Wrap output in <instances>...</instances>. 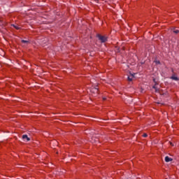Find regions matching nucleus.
<instances>
[{
  "instance_id": "nucleus-10",
  "label": "nucleus",
  "mask_w": 179,
  "mask_h": 179,
  "mask_svg": "<svg viewBox=\"0 0 179 179\" xmlns=\"http://www.w3.org/2000/svg\"><path fill=\"white\" fill-rule=\"evenodd\" d=\"M12 26H13V27H15V29H16L17 30H19V29H20L19 27L15 26V24H12Z\"/></svg>"
},
{
  "instance_id": "nucleus-6",
  "label": "nucleus",
  "mask_w": 179,
  "mask_h": 179,
  "mask_svg": "<svg viewBox=\"0 0 179 179\" xmlns=\"http://www.w3.org/2000/svg\"><path fill=\"white\" fill-rule=\"evenodd\" d=\"M132 79H134V75H131L128 76L129 82H132Z\"/></svg>"
},
{
  "instance_id": "nucleus-1",
  "label": "nucleus",
  "mask_w": 179,
  "mask_h": 179,
  "mask_svg": "<svg viewBox=\"0 0 179 179\" xmlns=\"http://www.w3.org/2000/svg\"><path fill=\"white\" fill-rule=\"evenodd\" d=\"M90 93H92V96H94V97H96V96H97L99 94V88L97 87V86L92 87L90 88Z\"/></svg>"
},
{
  "instance_id": "nucleus-5",
  "label": "nucleus",
  "mask_w": 179,
  "mask_h": 179,
  "mask_svg": "<svg viewBox=\"0 0 179 179\" xmlns=\"http://www.w3.org/2000/svg\"><path fill=\"white\" fill-rule=\"evenodd\" d=\"M170 79H172V80H176V82H178L179 79L178 77L176 76H172Z\"/></svg>"
},
{
  "instance_id": "nucleus-14",
  "label": "nucleus",
  "mask_w": 179,
  "mask_h": 179,
  "mask_svg": "<svg viewBox=\"0 0 179 179\" xmlns=\"http://www.w3.org/2000/svg\"><path fill=\"white\" fill-rule=\"evenodd\" d=\"M171 146H174V144L173 143H170Z\"/></svg>"
},
{
  "instance_id": "nucleus-12",
  "label": "nucleus",
  "mask_w": 179,
  "mask_h": 179,
  "mask_svg": "<svg viewBox=\"0 0 179 179\" xmlns=\"http://www.w3.org/2000/svg\"><path fill=\"white\" fill-rule=\"evenodd\" d=\"M143 138H147L148 134L146 133H145V134H143Z\"/></svg>"
},
{
  "instance_id": "nucleus-2",
  "label": "nucleus",
  "mask_w": 179,
  "mask_h": 179,
  "mask_svg": "<svg viewBox=\"0 0 179 179\" xmlns=\"http://www.w3.org/2000/svg\"><path fill=\"white\" fill-rule=\"evenodd\" d=\"M96 37L98 38L99 41H101V43H106L107 40H108V37L106 36H102L101 34H97Z\"/></svg>"
},
{
  "instance_id": "nucleus-16",
  "label": "nucleus",
  "mask_w": 179,
  "mask_h": 179,
  "mask_svg": "<svg viewBox=\"0 0 179 179\" xmlns=\"http://www.w3.org/2000/svg\"><path fill=\"white\" fill-rule=\"evenodd\" d=\"M95 1H99V0H95Z\"/></svg>"
},
{
  "instance_id": "nucleus-15",
  "label": "nucleus",
  "mask_w": 179,
  "mask_h": 179,
  "mask_svg": "<svg viewBox=\"0 0 179 179\" xmlns=\"http://www.w3.org/2000/svg\"><path fill=\"white\" fill-rule=\"evenodd\" d=\"M103 100H106V98H103Z\"/></svg>"
},
{
  "instance_id": "nucleus-4",
  "label": "nucleus",
  "mask_w": 179,
  "mask_h": 179,
  "mask_svg": "<svg viewBox=\"0 0 179 179\" xmlns=\"http://www.w3.org/2000/svg\"><path fill=\"white\" fill-rule=\"evenodd\" d=\"M165 162L169 163V162H173V159L169 156L165 157Z\"/></svg>"
},
{
  "instance_id": "nucleus-11",
  "label": "nucleus",
  "mask_w": 179,
  "mask_h": 179,
  "mask_svg": "<svg viewBox=\"0 0 179 179\" xmlns=\"http://www.w3.org/2000/svg\"><path fill=\"white\" fill-rule=\"evenodd\" d=\"M173 33H175V34H178L179 33V30L176 29L173 31Z\"/></svg>"
},
{
  "instance_id": "nucleus-7",
  "label": "nucleus",
  "mask_w": 179,
  "mask_h": 179,
  "mask_svg": "<svg viewBox=\"0 0 179 179\" xmlns=\"http://www.w3.org/2000/svg\"><path fill=\"white\" fill-rule=\"evenodd\" d=\"M21 43H22L23 44H29V41H26V40H22Z\"/></svg>"
},
{
  "instance_id": "nucleus-3",
  "label": "nucleus",
  "mask_w": 179,
  "mask_h": 179,
  "mask_svg": "<svg viewBox=\"0 0 179 179\" xmlns=\"http://www.w3.org/2000/svg\"><path fill=\"white\" fill-rule=\"evenodd\" d=\"M22 139H23L24 142H29V141H30V138H29V136H27V134H24L22 136Z\"/></svg>"
},
{
  "instance_id": "nucleus-9",
  "label": "nucleus",
  "mask_w": 179,
  "mask_h": 179,
  "mask_svg": "<svg viewBox=\"0 0 179 179\" xmlns=\"http://www.w3.org/2000/svg\"><path fill=\"white\" fill-rule=\"evenodd\" d=\"M3 26V21L0 19V27H2Z\"/></svg>"
},
{
  "instance_id": "nucleus-8",
  "label": "nucleus",
  "mask_w": 179,
  "mask_h": 179,
  "mask_svg": "<svg viewBox=\"0 0 179 179\" xmlns=\"http://www.w3.org/2000/svg\"><path fill=\"white\" fill-rule=\"evenodd\" d=\"M152 87H153V89H155L156 93H157L159 92V89H157V87H156V85H154Z\"/></svg>"
},
{
  "instance_id": "nucleus-13",
  "label": "nucleus",
  "mask_w": 179,
  "mask_h": 179,
  "mask_svg": "<svg viewBox=\"0 0 179 179\" xmlns=\"http://www.w3.org/2000/svg\"><path fill=\"white\" fill-rule=\"evenodd\" d=\"M156 64H160V61H156Z\"/></svg>"
}]
</instances>
